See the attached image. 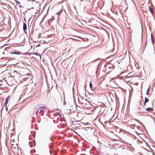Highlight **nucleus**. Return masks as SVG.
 Returning <instances> with one entry per match:
<instances>
[{"mask_svg":"<svg viewBox=\"0 0 155 155\" xmlns=\"http://www.w3.org/2000/svg\"><path fill=\"white\" fill-rule=\"evenodd\" d=\"M78 101L79 104H82V106L84 107L87 106L88 103V101L85 99H82L81 100H79Z\"/></svg>","mask_w":155,"mask_h":155,"instance_id":"f257e3e1","label":"nucleus"},{"mask_svg":"<svg viewBox=\"0 0 155 155\" xmlns=\"http://www.w3.org/2000/svg\"><path fill=\"white\" fill-rule=\"evenodd\" d=\"M7 82L9 85L14 84L15 83V79L12 77H9L7 80Z\"/></svg>","mask_w":155,"mask_h":155,"instance_id":"f03ea898","label":"nucleus"},{"mask_svg":"<svg viewBox=\"0 0 155 155\" xmlns=\"http://www.w3.org/2000/svg\"><path fill=\"white\" fill-rule=\"evenodd\" d=\"M77 116L79 121H81L84 118V115L81 112H79L77 114Z\"/></svg>","mask_w":155,"mask_h":155,"instance_id":"7ed1b4c3","label":"nucleus"},{"mask_svg":"<svg viewBox=\"0 0 155 155\" xmlns=\"http://www.w3.org/2000/svg\"><path fill=\"white\" fill-rule=\"evenodd\" d=\"M8 97H7L5 99V108H6V111H7L8 110V108L7 107V104H8Z\"/></svg>","mask_w":155,"mask_h":155,"instance_id":"20e7f679","label":"nucleus"},{"mask_svg":"<svg viewBox=\"0 0 155 155\" xmlns=\"http://www.w3.org/2000/svg\"><path fill=\"white\" fill-rule=\"evenodd\" d=\"M27 25L25 23L23 24V29L25 32V31L27 30Z\"/></svg>","mask_w":155,"mask_h":155,"instance_id":"39448f33","label":"nucleus"},{"mask_svg":"<svg viewBox=\"0 0 155 155\" xmlns=\"http://www.w3.org/2000/svg\"><path fill=\"white\" fill-rule=\"evenodd\" d=\"M10 54H21V53L20 52H10Z\"/></svg>","mask_w":155,"mask_h":155,"instance_id":"423d86ee","label":"nucleus"},{"mask_svg":"<svg viewBox=\"0 0 155 155\" xmlns=\"http://www.w3.org/2000/svg\"><path fill=\"white\" fill-rule=\"evenodd\" d=\"M149 101V99L148 98H147L146 97H145V101L144 102V103H143V104L144 105H146V103L147 102H148Z\"/></svg>","mask_w":155,"mask_h":155,"instance_id":"0eeeda50","label":"nucleus"},{"mask_svg":"<svg viewBox=\"0 0 155 155\" xmlns=\"http://www.w3.org/2000/svg\"><path fill=\"white\" fill-rule=\"evenodd\" d=\"M151 39L152 42V43L153 44L154 43V38L152 34H151Z\"/></svg>","mask_w":155,"mask_h":155,"instance_id":"6e6552de","label":"nucleus"},{"mask_svg":"<svg viewBox=\"0 0 155 155\" xmlns=\"http://www.w3.org/2000/svg\"><path fill=\"white\" fill-rule=\"evenodd\" d=\"M146 110L148 111L153 110V109L152 107H148L146 109Z\"/></svg>","mask_w":155,"mask_h":155,"instance_id":"1a4fd4ad","label":"nucleus"},{"mask_svg":"<svg viewBox=\"0 0 155 155\" xmlns=\"http://www.w3.org/2000/svg\"><path fill=\"white\" fill-rule=\"evenodd\" d=\"M149 10L150 11V12L152 14H153L154 13V12L153 11V9L152 8L149 7Z\"/></svg>","mask_w":155,"mask_h":155,"instance_id":"9d476101","label":"nucleus"},{"mask_svg":"<svg viewBox=\"0 0 155 155\" xmlns=\"http://www.w3.org/2000/svg\"><path fill=\"white\" fill-rule=\"evenodd\" d=\"M40 108H41L40 111L41 112L42 111H43L44 109H45L46 108V107H40Z\"/></svg>","mask_w":155,"mask_h":155,"instance_id":"9b49d317","label":"nucleus"},{"mask_svg":"<svg viewBox=\"0 0 155 155\" xmlns=\"http://www.w3.org/2000/svg\"><path fill=\"white\" fill-rule=\"evenodd\" d=\"M89 39L87 38H83V40L84 41H88Z\"/></svg>","mask_w":155,"mask_h":155,"instance_id":"f8f14e48","label":"nucleus"},{"mask_svg":"<svg viewBox=\"0 0 155 155\" xmlns=\"http://www.w3.org/2000/svg\"><path fill=\"white\" fill-rule=\"evenodd\" d=\"M89 86H90V87L91 88V89H92V84L91 81L90 82Z\"/></svg>","mask_w":155,"mask_h":155,"instance_id":"ddd939ff","label":"nucleus"},{"mask_svg":"<svg viewBox=\"0 0 155 155\" xmlns=\"http://www.w3.org/2000/svg\"><path fill=\"white\" fill-rule=\"evenodd\" d=\"M150 91V87H149L148 89L147 90V95H149V94L148 93L149 91Z\"/></svg>","mask_w":155,"mask_h":155,"instance_id":"4468645a","label":"nucleus"},{"mask_svg":"<svg viewBox=\"0 0 155 155\" xmlns=\"http://www.w3.org/2000/svg\"><path fill=\"white\" fill-rule=\"evenodd\" d=\"M62 12V11H60L59 12H58L57 13H56V14L58 15H60L61 14V13Z\"/></svg>","mask_w":155,"mask_h":155,"instance_id":"2eb2a0df","label":"nucleus"},{"mask_svg":"<svg viewBox=\"0 0 155 155\" xmlns=\"http://www.w3.org/2000/svg\"><path fill=\"white\" fill-rule=\"evenodd\" d=\"M15 2L19 4H20V2L17 0H15Z\"/></svg>","mask_w":155,"mask_h":155,"instance_id":"dca6fc26","label":"nucleus"},{"mask_svg":"<svg viewBox=\"0 0 155 155\" xmlns=\"http://www.w3.org/2000/svg\"><path fill=\"white\" fill-rule=\"evenodd\" d=\"M134 127H135V125H132L130 126V127H131L132 128H134Z\"/></svg>","mask_w":155,"mask_h":155,"instance_id":"f3484780","label":"nucleus"},{"mask_svg":"<svg viewBox=\"0 0 155 155\" xmlns=\"http://www.w3.org/2000/svg\"><path fill=\"white\" fill-rule=\"evenodd\" d=\"M32 54H35L36 55H39L38 54V53H32Z\"/></svg>","mask_w":155,"mask_h":155,"instance_id":"a211bd4d","label":"nucleus"},{"mask_svg":"<svg viewBox=\"0 0 155 155\" xmlns=\"http://www.w3.org/2000/svg\"><path fill=\"white\" fill-rule=\"evenodd\" d=\"M74 109H75V108L74 109L73 108H70V110L71 111V110L73 111Z\"/></svg>","mask_w":155,"mask_h":155,"instance_id":"6ab92c4d","label":"nucleus"},{"mask_svg":"<svg viewBox=\"0 0 155 155\" xmlns=\"http://www.w3.org/2000/svg\"><path fill=\"white\" fill-rule=\"evenodd\" d=\"M40 44H38V45L37 46H36V47H39L40 46Z\"/></svg>","mask_w":155,"mask_h":155,"instance_id":"aec40b11","label":"nucleus"},{"mask_svg":"<svg viewBox=\"0 0 155 155\" xmlns=\"http://www.w3.org/2000/svg\"><path fill=\"white\" fill-rule=\"evenodd\" d=\"M40 35H41V33H40L39 34V36H38V38H39L40 37Z\"/></svg>","mask_w":155,"mask_h":155,"instance_id":"412c9836","label":"nucleus"},{"mask_svg":"<svg viewBox=\"0 0 155 155\" xmlns=\"http://www.w3.org/2000/svg\"><path fill=\"white\" fill-rule=\"evenodd\" d=\"M75 107V106L74 105H72V106H71V107Z\"/></svg>","mask_w":155,"mask_h":155,"instance_id":"4be33fe9","label":"nucleus"},{"mask_svg":"<svg viewBox=\"0 0 155 155\" xmlns=\"http://www.w3.org/2000/svg\"><path fill=\"white\" fill-rule=\"evenodd\" d=\"M50 20H51V21L53 20V19H52V18H51Z\"/></svg>","mask_w":155,"mask_h":155,"instance_id":"5701e85b","label":"nucleus"},{"mask_svg":"<svg viewBox=\"0 0 155 155\" xmlns=\"http://www.w3.org/2000/svg\"><path fill=\"white\" fill-rule=\"evenodd\" d=\"M74 40H76V41H78V40L77 39H74Z\"/></svg>","mask_w":155,"mask_h":155,"instance_id":"b1692460","label":"nucleus"},{"mask_svg":"<svg viewBox=\"0 0 155 155\" xmlns=\"http://www.w3.org/2000/svg\"><path fill=\"white\" fill-rule=\"evenodd\" d=\"M38 112V111H37L36 112V113L37 114Z\"/></svg>","mask_w":155,"mask_h":155,"instance_id":"393cba45","label":"nucleus"},{"mask_svg":"<svg viewBox=\"0 0 155 155\" xmlns=\"http://www.w3.org/2000/svg\"><path fill=\"white\" fill-rule=\"evenodd\" d=\"M30 142H29V143H30Z\"/></svg>","mask_w":155,"mask_h":155,"instance_id":"a878e982","label":"nucleus"},{"mask_svg":"<svg viewBox=\"0 0 155 155\" xmlns=\"http://www.w3.org/2000/svg\"><path fill=\"white\" fill-rule=\"evenodd\" d=\"M111 133H113V132H112V131H110Z\"/></svg>","mask_w":155,"mask_h":155,"instance_id":"bb28decb","label":"nucleus"},{"mask_svg":"<svg viewBox=\"0 0 155 155\" xmlns=\"http://www.w3.org/2000/svg\"><path fill=\"white\" fill-rule=\"evenodd\" d=\"M32 48V46H31V48Z\"/></svg>","mask_w":155,"mask_h":155,"instance_id":"cd10ccee","label":"nucleus"}]
</instances>
